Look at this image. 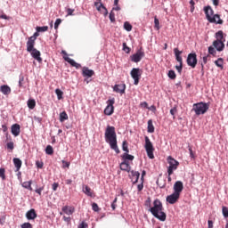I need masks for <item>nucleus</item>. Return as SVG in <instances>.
I'll return each mask as SVG.
<instances>
[{"instance_id":"obj_1","label":"nucleus","mask_w":228,"mask_h":228,"mask_svg":"<svg viewBox=\"0 0 228 228\" xmlns=\"http://www.w3.org/2000/svg\"><path fill=\"white\" fill-rule=\"evenodd\" d=\"M105 142L109 143L112 151H115L116 154H120V150L117 144V132L115 131V126H107L105 129Z\"/></svg>"},{"instance_id":"obj_2","label":"nucleus","mask_w":228,"mask_h":228,"mask_svg":"<svg viewBox=\"0 0 228 228\" xmlns=\"http://www.w3.org/2000/svg\"><path fill=\"white\" fill-rule=\"evenodd\" d=\"M151 215L160 220V222H165L167 220V214L163 212V203L159 199L153 201V207L150 208Z\"/></svg>"},{"instance_id":"obj_3","label":"nucleus","mask_w":228,"mask_h":228,"mask_svg":"<svg viewBox=\"0 0 228 228\" xmlns=\"http://www.w3.org/2000/svg\"><path fill=\"white\" fill-rule=\"evenodd\" d=\"M207 20L211 24H224V20L220 19V14H215V11L210 5L204 7Z\"/></svg>"},{"instance_id":"obj_4","label":"nucleus","mask_w":228,"mask_h":228,"mask_svg":"<svg viewBox=\"0 0 228 228\" xmlns=\"http://www.w3.org/2000/svg\"><path fill=\"white\" fill-rule=\"evenodd\" d=\"M208 110H209V103L200 102L192 105V111H194L197 116L204 115L208 112Z\"/></svg>"},{"instance_id":"obj_5","label":"nucleus","mask_w":228,"mask_h":228,"mask_svg":"<svg viewBox=\"0 0 228 228\" xmlns=\"http://www.w3.org/2000/svg\"><path fill=\"white\" fill-rule=\"evenodd\" d=\"M167 161L169 165L167 167V175H172L174 174V171L177 170V168L179 167V161L172 158V156H168Z\"/></svg>"},{"instance_id":"obj_6","label":"nucleus","mask_w":228,"mask_h":228,"mask_svg":"<svg viewBox=\"0 0 228 228\" xmlns=\"http://www.w3.org/2000/svg\"><path fill=\"white\" fill-rule=\"evenodd\" d=\"M144 149L147 152L148 158L150 159H154V146L152 145L151 139H149V136H145Z\"/></svg>"},{"instance_id":"obj_7","label":"nucleus","mask_w":228,"mask_h":228,"mask_svg":"<svg viewBox=\"0 0 228 228\" xmlns=\"http://www.w3.org/2000/svg\"><path fill=\"white\" fill-rule=\"evenodd\" d=\"M174 53L176 61L180 64L179 66H175V69L179 74H181V72H183V57L181 56L183 54V51H179V48H175Z\"/></svg>"},{"instance_id":"obj_8","label":"nucleus","mask_w":228,"mask_h":228,"mask_svg":"<svg viewBox=\"0 0 228 228\" xmlns=\"http://www.w3.org/2000/svg\"><path fill=\"white\" fill-rule=\"evenodd\" d=\"M27 51L28 53H30L32 58H34V60H37V61H38V63H42V57L40 51H38L37 48H35V45H33L31 48H29L28 45H27Z\"/></svg>"},{"instance_id":"obj_9","label":"nucleus","mask_w":228,"mask_h":228,"mask_svg":"<svg viewBox=\"0 0 228 228\" xmlns=\"http://www.w3.org/2000/svg\"><path fill=\"white\" fill-rule=\"evenodd\" d=\"M130 76L134 78V85L137 86L138 83H140V78L142 77V71L139 68H134L130 72Z\"/></svg>"},{"instance_id":"obj_10","label":"nucleus","mask_w":228,"mask_h":228,"mask_svg":"<svg viewBox=\"0 0 228 228\" xmlns=\"http://www.w3.org/2000/svg\"><path fill=\"white\" fill-rule=\"evenodd\" d=\"M107 107L104 110V114L107 115L108 117L113 115L115 111V107L113 104H115V98H112L110 100L107 101Z\"/></svg>"},{"instance_id":"obj_11","label":"nucleus","mask_w":228,"mask_h":228,"mask_svg":"<svg viewBox=\"0 0 228 228\" xmlns=\"http://www.w3.org/2000/svg\"><path fill=\"white\" fill-rule=\"evenodd\" d=\"M61 54H64L63 60H65V61L69 63V65H71V67H75V69H81V64H79V63L76 62V61L70 59L65 50L61 51Z\"/></svg>"},{"instance_id":"obj_12","label":"nucleus","mask_w":228,"mask_h":228,"mask_svg":"<svg viewBox=\"0 0 228 228\" xmlns=\"http://www.w3.org/2000/svg\"><path fill=\"white\" fill-rule=\"evenodd\" d=\"M187 65L195 69L197 67V53H189L187 57Z\"/></svg>"},{"instance_id":"obj_13","label":"nucleus","mask_w":228,"mask_h":228,"mask_svg":"<svg viewBox=\"0 0 228 228\" xmlns=\"http://www.w3.org/2000/svg\"><path fill=\"white\" fill-rule=\"evenodd\" d=\"M144 56L145 53L142 50H138L136 53L131 56V60L132 61H134V63H138L142 61V58H143Z\"/></svg>"},{"instance_id":"obj_14","label":"nucleus","mask_w":228,"mask_h":228,"mask_svg":"<svg viewBox=\"0 0 228 228\" xmlns=\"http://www.w3.org/2000/svg\"><path fill=\"white\" fill-rule=\"evenodd\" d=\"M174 193H176L177 195H181L183 192V190H184V185H183V182L177 181L175 183L174 187Z\"/></svg>"},{"instance_id":"obj_15","label":"nucleus","mask_w":228,"mask_h":228,"mask_svg":"<svg viewBox=\"0 0 228 228\" xmlns=\"http://www.w3.org/2000/svg\"><path fill=\"white\" fill-rule=\"evenodd\" d=\"M82 76L83 77H92L93 76H95V71H94V69H88V67H83Z\"/></svg>"},{"instance_id":"obj_16","label":"nucleus","mask_w":228,"mask_h":228,"mask_svg":"<svg viewBox=\"0 0 228 228\" xmlns=\"http://www.w3.org/2000/svg\"><path fill=\"white\" fill-rule=\"evenodd\" d=\"M180 197L181 195L174 192L173 194L167 197V202H168L169 204H175V202L179 200Z\"/></svg>"},{"instance_id":"obj_17","label":"nucleus","mask_w":228,"mask_h":228,"mask_svg":"<svg viewBox=\"0 0 228 228\" xmlns=\"http://www.w3.org/2000/svg\"><path fill=\"white\" fill-rule=\"evenodd\" d=\"M94 6H96L98 12H101V13L102 15H104V17H106V15H108V9H106L104 4H102V3H99V2H95Z\"/></svg>"},{"instance_id":"obj_18","label":"nucleus","mask_w":228,"mask_h":228,"mask_svg":"<svg viewBox=\"0 0 228 228\" xmlns=\"http://www.w3.org/2000/svg\"><path fill=\"white\" fill-rule=\"evenodd\" d=\"M40 34L38 32L34 33V35L28 37L27 41V45H28V49H31L33 45H35V42L37 41V37H39Z\"/></svg>"},{"instance_id":"obj_19","label":"nucleus","mask_w":228,"mask_h":228,"mask_svg":"<svg viewBox=\"0 0 228 228\" xmlns=\"http://www.w3.org/2000/svg\"><path fill=\"white\" fill-rule=\"evenodd\" d=\"M214 47L216 49V51L222 52L225 48V44H224V41L220 40H215L213 42Z\"/></svg>"},{"instance_id":"obj_20","label":"nucleus","mask_w":228,"mask_h":228,"mask_svg":"<svg viewBox=\"0 0 228 228\" xmlns=\"http://www.w3.org/2000/svg\"><path fill=\"white\" fill-rule=\"evenodd\" d=\"M113 90L117 94H126V84L115 85Z\"/></svg>"},{"instance_id":"obj_21","label":"nucleus","mask_w":228,"mask_h":228,"mask_svg":"<svg viewBox=\"0 0 228 228\" xmlns=\"http://www.w3.org/2000/svg\"><path fill=\"white\" fill-rule=\"evenodd\" d=\"M11 132L13 136H19L20 134V125L19 124H14L11 127Z\"/></svg>"},{"instance_id":"obj_22","label":"nucleus","mask_w":228,"mask_h":228,"mask_svg":"<svg viewBox=\"0 0 228 228\" xmlns=\"http://www.w3.org/2000/svg\"><path fill=\"white\" fill-rule=\"evenodd\" d=\"M0 92L4 95H10L12 94V88L8 85H4L0 86Z\"/></svg>"},{"instance_id":"obj_23","label":"nucleus","mask_w":228,"mask_h":228,"mask_svg":"<svg viewBox=\"0 0 228 228\" xmlns=\"http://www.w3.org/2000/svg\"><path fill=\"white\" fill-rule=\"evenodd\" d=\"M75 211L76 209L73 207H69V206L62 207V212L65 213V215H68L69 216H70V215H74Z\"/></svg>"},{"instance_id":"obj_24","label":"nucleus","mask_w":228,"mask_h":228,"mask_svg":"<svg viewBox=\"0 0 228 228\" xmlns=\"http://www.w3.org/2000/svg\"><path fill=\"white\" fill-rule=\"evenodd\" d=\"M119 167L120 170H123L124 172H131V166L127 160L121 162Z\"/></svg>"},{"instance_id":"obj_25","label":"nucleus","mask_w":228,"mask_h":228,"mask_svg":"<svg viewBox=\"0 0 228 228\" xmlns=\"http://www.w3.org/2000/svg\"><path fill=\"white\" fill-rule=\"evenodd\" d=\"M26 217L28 220H35L37 218V211H35V208H31L26 213Z\"/></svg>"},{"instance_id":"obj_26","label":"nucleus","mask_w":228,"mask_h":228,"mask_svg":"<svg viewBox=\"0 0 228 228\" xmlns=\"http://www.w3.org/2000/svg\"><path fill=\"white\" fill-rule=\"evenodd\" d=\"M131 175L133 184H136V183H138V180L140 179V172L133 170L131 171Z\"/></svg>"},{"instance_id":"obj_27","label":"nucleus","mask_w":228,"mask_h":228,"mask_svg":"<svg viewBox=\"0 0 228 228\" xmlns=\"http://www.w3.org/2000/svg\"><path fill=\"white\" fill-rule=\"evenodd\" d=\"M14 167L16 168V172H19V170H20L21 167H22V160H20V159L19 158H14L12 159Z\"/></svg>"},{"instance_id":"obj_28","label":"nucleus","mask_w":228,"mask_h":228,"mask_svg":"<svg viewBox=\"0 0 228 228\" xmlns=\"http://www.w3.org/2000/svg\"><path fill=\"white\" fill-rule=\"evenodd\" d=\"M83 191L87 195V197H94V191H92L88 185H85L83 187Z\"/></svg>"},{"instance_id":"obj_29","label":"nucleus","mask_w":228,"mask_h":228,"mask_svg":"<svg viewBox=\"0 0 228 228\" xmlns=\"http://www.w3.org/2000/svg\"><path fill=\"white\" fill-rule=\"evenodd\" d=\"M31 184H33V181L24 182L21 186L22 188H25L26 190H29V191H33V187H31Z\"/></svg>"},{"instance_id":"obj_30","label":"nucleus","mask_w":228,"mask_h":228,"mask_svg":"<svg viewBox=\"0 0 228 228\" xmlns=\"http://www.w3.org/2000/svg\"><path fill=\"white\" fill-rule=\"evenodd\" d=\"M28 104V108H29V110H35V106H37V102L35 101V99H29L27 102Z\"/></svg>"},{"instance_id":"obj_31","label":"nucleus","mask_w":228,"mask_h":228,"mask_svg":"<svg viewBox=\"0 0 228 228\" xmlns=\"http://www.w3.org/2000/svg\"><path fill=\"white\" fill-rule=\"evenodd\" d=\"M216 40H220L221 42H225V39H224V31L219 30L216 33Z\"/></svg>"},{"instance_id":"obj_32","label":"nucleus","mask_w":228,"mask_h":228,"mask_svg":"<svg viewBox=\"0 0 228 228\" xmlns=\"http://www.w3.org/2000/svg\"><path fill=\"white\" fill-rule=\"evenodd\" d=\"M65 120H69V115L66 111H62L60 114V122H64Z\"/></svg>"},{"instance_id":"obj_33","label":"nucleus","mask_w":228,"mask_h":228,"mask_svg":"<svg viewBox=\"0 0 228 228\" xmlns=\"http://www.w3.org/2000/svg\"><path fill=\"white\" fill-rule=\"evenodd\" d=\"M122 159L126 161L128 159V161H133L134 159V156L130 155L129 153H124L122 155Z\"/></svg>"},{"instance_id":"obj_34","label":"nucleus","mask_w":228,"mask_h":228,"mask_svg":"<svg viewBox=\"0 0 228 228\" xmlns=\"http://www.w3.org/2000/svg\"><path fill=\"white\" fill-rule=\"evenodd\" d=\"M215 65L219 67V69H224V59L218 58V60L215 61Z\"/></svg>"},{"instance_id":"obj_35","label":"nucleus","mask_w":228,"mask_h":228,"mask_svg":"<svg viewBox=\"0 0 228 228\" xmlns=\"http://www.w3.org/2000/svg\"><path fill=\"white\" fill-rule=\"evenodd\" d=\"M45 153L49 156H53V154H54V150L53 149V146L47 145L45 148Z\"/></svg>"},{"instance_id":"obj_36","label":"nucleus","mask_w":228,"mask_h":228,"mask_svg":"<svg viewBox=\"0 0 228 228\" xmlns=\"http://www.w3.org/2000/svg\"><path fill=\"white\" fill-rule=\"evenodd\" d=\"M148 133H154V125L152 119L148 120Z\"/></svg>"},{"instance_id":"obj_37","label":"nucleus","mask_w":228,"mask_h":228,"mask_svg":"<svg viewBox=\"0 0 228 228\" xmlns=\"http://www.w3.org/2000/svg\"><path fill=\"white\" fill-rule=\"evenodd\" d=\"M124 29H126V31H132L133 30V25H131V23H129V21H126L124 23Z\"/></svg>"},{"instance_id":"obj_38","label":"nucleus","mask_w":228,"mask_h":228,"mask_svg":"<svg viewBox=\"0 0 228 228\" xmlns=\"http://www.w3.org/2000/svg\"><path fill=\"white\" fill-rule=\"evenodd\" d=\"M37 33H44L45 31H48L49 27L48 26H44V27H37Z\"/></svg>"},{"instance_id":"obj_39","label":"nucleus","mask_w":228,"mask_h":228,"mask_svg":"<svg viewBox=\"0 0 228 228\" xmlns=\"http://www.w3.org/2000/svg\"><path fill=\"white\" fill-rule=\"evenodd\" d=\"M6 170L4 168H0V177L2 181H6Z\"/></svg>"},{"instance_id":"obj_40","label":"nucleus","mask_w":228,"mask_h":228,"mask_svg":"<svg viewBox=\"0 0 228 228\" xmlns=\"http://www.w3.org/2000/svg\"><path fill=\"white\" fill-rule=\"evenodd\" d=\"M55 94L59 101H61V99H63V92L61 91L60 89H56Z\"/></svg>"},{"instance_id":"obj_41","label":"nucleus","mask_w":228,"mask_h":228,"mask_svg":"<svg viewBox=\"0 0 228 228\" xmlns=\"http://www.w3.org/2000/svg\"><path fill=\"white\" fill-rule=\"evenodd\" d=\"M122 149L125 151V153H129V148L127 146V141H124L122 143Z\"/></svg>"},{"instance_id":"obj_42","label":"nucleus","mask_w":228,"mask_h":228,"mask_svg":"<svg viewBox=\"0 0 228 228\" xmlns=\"http://www.w3.org/2000/svg\"><path fill=\"white\" fill-rule=\"evenodd\" d=\"M167 76L170 79H175V77H177V76L175 75V71L174 70H169Z\"/></svg>"},{"instance_id":"obj_43","label":"nucleus","mask_w":228,"mask_h":228,"mask_svg":"<svg viewBox=\"0 0 228 228\" xmlns=\"http://www.w3.org/2000/svg\"><path fill=\"white\" fill-rule=\"evenodd\" d=\"M123 51H125L126 54H129L131 53V48L128 47L127 44L123 43Z\"/></svg>"},{"instance_id":"obj_44","label":"nucleus","mask_w":228,"mask_h":228,"mask_svg":"<svg viewBox=\"0 0 228 228\" xmlns=\"http://www.w3.org/2000/svg\"><path fill=\"white\" fill-rule=\"evenodd\" d=\"M222 211H223V216H224V218H228V208L223 207Z\"/></svg>"},{"instance_id":"obj_45","label":"nucleus","mask_w":228,"mask_h":228,"mask_svg":"<svg viewBox=\"0 0 228 228\" xmlns=\"http://www.w3.org/2000/svg\"><path fill=\"white\" fill-rule=\"evenodd\" d=\"M151 198H147V200L144 201V206L146 207V208H150V209H151V208H152V207H151Z\"/></svg>"},{"instance_id":"obj_46","label":"nucleus","mask_w":228,"mask_h":228,"mask_svg":"<svg viewBox=\"0 0 228 228\" xmlns=\"http://www.w3.org/2000/svg\"><path fill=\"white\" fill-rule=\"evenodd\" d=\"M208 53L212 54V56H215L216 54V50H215V47L209 46L208 47Z\"/></svg>"},{"instance_id":"obj_47","label":"nucleus","mask_w":228,"mask_h":228,"mask_svg":"<svg viewBox=\"0 0 228 228\" xmlns=\"http://www.w3.org/2000/svg\"><path fill=\"white\" fill-rule=\"evenodd\" d=\"M92 208H93V211H95L96 213L101 211V208H99V205H97V203H93Z\"/></svg>"},{"instance_id":"obj_48","label":"nucleus","mask_w":228,"mask_h":228,"mask_svg":"<svg viewBox=\"0 0 228 228\" xmlns=\"http://www.w3.org/2000/svg\"><path fill=\"white\" fill-rule=\"evenodd\" d=\"M61 24V19H57L54 23V29H58L59 26Z\"/></svg>"},{"instance_id":"obj_49","label":"nucleus","mask_w":228,"mask_h":228,"mask_svg":"<svg viewBox=\"0 0 228 228\" xmlns=\"http://www.w3.org/2000/svg\"><path fill=\"white\" fill-rule=\"evenodd\" d=\"M66 12H67V16H71V15H74L75 10L74 9H70V8H67Z\"/></svg>"},{"instance_id":"obj_50","label":"nucleus","mask_w":228,"mask_h":228,"mask_svg":"<svg viewBox=\"0 0 228 228\" xmlns=\"http://www.w3.org/2000/svg\"><path fill=\"white\" fill-rule=\"evenodd\" d=\"M45 186H42L38 189H36L35 191L37 193V195L42 196V191H44Z\"/></svg>"},{"instance_id":"obj_51","label":"nucleus","mask_w":228,"mask_h":228,"mask_svg":"<svg viewBox=\"0 0 228 228\" xmlns=\"http://www.w3.org/2000/svg\"><path fill=\"white\" fill-rule=\"evenodd\" d=\"M109 17H110V22H115V12H113V11L110 12Z\"/></svg>"},{"instance_id":"obj_52","label":"nucleus","mask_w":228,"mask_h":228,"mask_svg":"<svg viewBox=\"0 0 228 228\" xmlns=\"http://www.w3.org/2000/svg\"><path fill=\"white\" fill-rule=\"evenodd\" d=\"M62 167L63 168H69L70 167V162H67L65 160H62Z\"/></svg>"},{"instance_id":"obj_53","label":"nucleus","mask_w":228,"mask_h":228,"mask_svg":"<svg viewBox=\"0 0 228 228\" xmlns=\"http://www.w3.org/2000/svg\"><path fill=\"white\" fill-rule=\"evenodd\" d=\"M21 228H33V225L30 223H24L21 224Z\"/></svg>"},{"instance_id":"obj_54","label":"nucleus","mask_w":228,"mask_h":228,"mask_svg":"<svg viewBox=\"0 0 228 228\" xmlns=\"http://www.w3.org/2000/svg\"><path fill=\"white\" fill-rule=\"evenodd\" d=\"M36 167H37V168H44V162L37 160V161L36 162Z\"/></svg>"},{"instance_id":"obj_55","label":"nucleus","mask_w":228,"mask_h":228,"mask_svg":"<svg viewBox=\"0 0 228 228\" xmlns=\"http://www.w3.org/2000/svg\"><path fill=\"white\" fill-rule=\"evenodd\" d=\"M78 228H88V224L83 221L80 224H78Z\"/></svg>"},{"instance_id":"obj_56","label":"nucleus","mask_w":228,"mask_h":228,"mask_svg":"<svg viewBox=\"0 0 228 228\" xmlns=\"http://www.w3.org/2000/svg\"><path fill=\"white\" fill-rule=\"evenodd\" d=\"M2 129L4 133H5L6 138H8V126H6L5 125H3Z\"/></svg>"},{"instance_id":"obj_57","label":"nucleus","mask_w":228,"mask_h":228,"mask_svg":"<svg viewBox=\"0 0 228 228\" xmlns=\"http://www.w3.org/2000/svg\"><path fill=\"white\" fill-rule=\"evenodd\" d=\"M189 152H190V157L192 159H195V154H193V150L191 149V146H189Z\"/></svg>"},{"instance_id":"obj_58","label":"nucleus","mask_w":228,"mask_h":228,"mask_svg":"<svg viewBox=\"0 0 228 228\" xmlns=\"http://www.w3.org/2000/svg\"><path fill=\"white\" fill-rule=\"evenodd\" d=\"M7 149H10V151H13V142H7Z\"/></svg>"},{"instance_id":"obj_59","label":"nucleus","mask_w":228,"mask_h":228,"mask_svg":"<svg viewBox=\"0 0 228 228\" xmlns=\"http://www.w3.org/2000/svg\"><path fill=\"white\" fill-rule=\"evenodd\" d=\"M170 113L174 117V118H175V113H177V109L175 108L171 109Z\"/></svg>"},{"instance_id":"obj_60","label":"nucleus","mask_w":228,"mask_h":228,"mask_svg":"<svg viewBox=\"0 0 228 228\" xmlns=\"http://www.w3.org/2000/svg\"><path fill=\"white\" fill-rule=\"evenodd\" d=\"M58 186H60V184L58 183H53L52 188H53V191H56V190H58Z\"/></svg>"},{"instance_id":"obj_61","label":"nucleus","mask_w":228,"mask_h":228,"mask_svg":"<svg viewBox=\"0 0 228 228\" xmlns=\"http://www.w3.org/2000/svg\"><path fill=\"white\" fill-rule=\"evenodd\" d=\"M154 22H155V28H157V29H159V20H158V18H155Z\"/></svg>"},{"instance_id":"obj_62","label":"nucleus","mask_w":228,"mask_h":228,"mask_svg":"<svg viewBox=\"0 0 228 228\" xmlns=\"http://www.w3.org/2000/svg\"><path fill=\"white\" fill-rule=\"evenodd\" d=\"M138 191H142L143 190V181L140 184L137 185Z\"/></svg>"},{"instance_id":"obj_63","label":"nucleus","mask_w":228,"mask_h":228,"mask_svg":"<svg viewBox=\"0 0 228 228\" xmlns=\"http://www.w3.org/2000/svg\"><path fill=\"white\" fill-rule=\"evenodd\" d=\"M0 19H4L5 20H10V17L7 16L6 14H1Z\"/></svg>"},{"instance_id":"obj_64","label":"nucleus","mask_w":228,"mask_h":228,"mask_svg":"<svg viewBox=\"0 0 228 228\" xmlns=\"http://www.w3.org/2000/svg\"><path fill=\"white\" fill-rule=\"evenodd\" d=\"M208 228H213V221L208 220Z\"/></svg>"}]
</instances>
